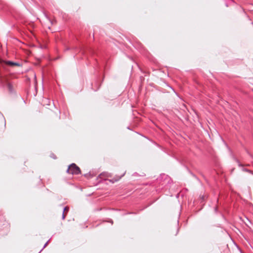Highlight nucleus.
I'll return each mask as SVG.
<instances>
[{
  "label": "nucleus",
  "instance_id": "f257e3e1",
  "mask_svg": "<svg viewBox=\"0 0 253 253\" xmlns=\"http://www.w3.org/2000/svg\"><path fill=\"white\" fill-rule=\"evenodd\" d=\"M66 172L72 175H77L81 173V171L79 167L74 163H72L68 167Z\"/></svg>",
  "mask_w": 253,
  "mask_h": 253
},
{
  "label": "nucleus",
  "instance_id": "f03ea898",
  "mask_svg": "<svg viewBox=\"0 0 253 253\" xmlns=\"http://www.w3.org/2000/svg\"><path fill=\"white\" fill-rule=\"evenodd\" d=\"M2 84L6 86L7 87L10 93H13L14 92V89L13 87V85L12 83L9 82L7 80V79H5L2 81Z\"/></svg>",
  "mask_w": 253,
  "mask_h": 253
},
{
  "label": "nucleus",
  "instance_id": "7ed1b4c3",
  "mask_svg": "<svg viewBox=\"0 0 253 253\" xmlns=\"http://www.w3.org/2000/svg\"><path fill=\"white\" fill-rule=\"evenodd\" d=\"M161 177L162 179H164L162 185H164L166 183H167V184L170 183L169 182L171 180V179L168 175H166L165 174H163L161 175Z\"/></svg>",
  "mask_w": 253,
  "mask_h": 253
},
{
  "label": "nucleus",
  "instance_id": "20e7f679",
  "mask_svg": "<svg viewBox=\"0 0 253 253\" xmlns=\"http://www.w3.org/2000/svg\"><path fill=\"white\" fill-rule=\"evenodd\" d=\"M125 174V172H124L123 174H122L121 176H116L113 178L110 179L109 181L111 182L112 183H114L115 182H117L119 181Z\"/></svg>",
  "mask_w": 253,
  "mask_h": 253
},
{
  "label": "nucleus",
  "instance_id": "39448f33",
  "mask_svg": "<svg viewBox=\"0 0 253 253\" xmlns=\"http://www.w3.org/2000/svg\"><path fill=\"white\" fill-rule=\"evenodd\" d=\"M6 64L10 66H20V64L19 63L14 62H12L11 61H7L6 62Z\"/></svg>",
  "mask_w": 253,
  "mask_h": 253
},
{
  "label": "nucleus",
  "instance_id": "423d86ee",
  "mask_svg": "<svg viewBox=\"0 0 253 253\" xmlns=\"http://www.w3.org/2000/svg\"><path fill=\"white\" fill-rule=\"evenodd\" d=\"M99 176L100 177L104 176V177H111V175L110 173H109L108 172H103L101 173V174H100Z\"/></svg>",
  "mask_w": 253,
  "mask_h": 253
},
{
  "label": "nucleus",
  "instance_id": "0eeeda50",
  "mask_svg": "<svg viewBox=\"0 0 253 253\" xmlns=\"http://www.w3.org/2000/svg\"><path fill=\"white\" fill-rule=\"evenodd\" d=\"M233 160L238 164V165L240 167H243L244 165H242L236 157L233 156Z\"/></svg>",
  "mask_w": 253,
  "mask_h": 253
},
{
  "label": "nucleus",
  "instance_id": "6e6552de",
  "mask_svg": "<svg viewBox=\"0 0 253 253\" xmlns=\"http://www.w3.org/2000/svg\"><path fill=\"white\" fill-rule=\"evenodd\" d=\"M67 211H68V207H65L64 210H63V214H62V219H64L65 218V214H64V212Z\"/></svg>",
  "mask_w": 253,
  "mask_h": 253
},
{
  "label": "nucleus",
  "instance_id": "1a4fd4ad",
  "mask_svg": "<svg viewBox=\"0 0 253 253\" xmlns=\"http://www.w3.org/2000/svg\"><path fill=\"white\" fill-rule=\"evenodd\" d=\"M50 157L51 158H52L53 159H56V157L55 155L54 154H51V155H50Z\"/></svg>",
  "mask_w": 253,
  "mask_h": 253
},
{
  "label": "nucleus",
  "instance_id": "9d476101",
  "mask_svg": "<svg viewBox=\"0 0 253 253\" xmlns=\"http://www.w3.org/2000/svg\"><path fill=\"white\" fill-rule=\"evenodd\" d=\"M242 170H243V171H249V170H248V169H245V168H243V169H242Z\"/></svg>",
  "mask_w": 253,
  "mask_h": 253
},
{
  "label": "nucleus",
  "instance_id": "9b49d317",
  "mask_svg": "<svg viewBox=\"0 0 253 253\" xmlns=\"http://www.w3.org/2000/svg\"><path fill=\"white\" fill-rule=\"evenodd\" d=\"M47 243H48V242H47L44 244V246H43V248L45 247V246L47 245Z\"/></svg>",
  "mask_w": 253,
  "mask_h": 253
},
{
  "label": "nucleus",
  "instance_id": "f8f14e48",
  "mask_svg": "<svg viewBox=\"0 0 253 253\" xmlns=\"http://www.w3.org/2000/svg\"><path fill=\"white\" fill-rule=\"evenodd\" d=\"M214 210L215 211H217V207H215L214 208Z\"/></svg>",
  "mask_w": 253,
  "mask_h": 253
},
{
  "label": "nucleus",
  "instance_id": "ddd939ff",
  "mask_svg": "<svg viewBox=\"0 0 253 253\" xmlns=\"http://www.w3.org/2000/svg\"><path fill=\"white\" fill-rule=\"evenodd\" d=\"M202 200H204V196H202Z\"/></svg>",
  "mask_w": 253,
  "mask_h": 253
},
{
  "label": "nucleus",
  "instance_id": "4468645a",
  "mask_svg": "<svg viewBox=\"0 0 253 253\" xmlns=\"http://www.w3.org/2000/svg\"><path fill=\"white\" fill-rule=\"evenodd\" d=\"M6 124V121L4 120V125H5Z\"/></svg>",
  "mask_w": 253,
  "mask_h": 253
}]
</instances>
